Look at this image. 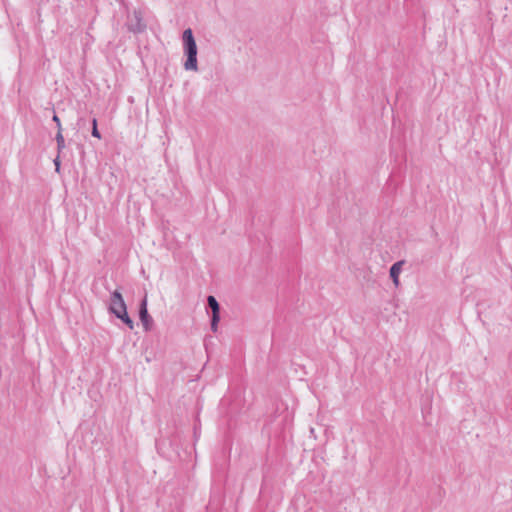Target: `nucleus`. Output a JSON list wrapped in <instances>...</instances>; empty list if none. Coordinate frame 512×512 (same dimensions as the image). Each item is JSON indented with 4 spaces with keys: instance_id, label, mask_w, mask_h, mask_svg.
Wrapping results in <instances>:
<instances>
[{
    "instance_id": "nucleus-3",
    "label": "nucleus",
    "mask_w": 512,
    "mask_h": 512,
    "mask_svg": "<svg viewBox=\"0 0 512 512\" xmlns=\"http://www.w3.org/2000/svg\"><path fill=\"white\" fill-rule=\"evenodd\" d=\"M126 310H127V306L125 304L122 294L118 290H115L114 292L111 293V296H110V303H109L110 313L117 316V313L120 314V313H122V311H126Z\"/></svg>"
},
{
    "instance_id": "nucleus-2",
    "label": "nucleus",
    "mask_w": 512,
    "mask_h": 512,
    "mask_svg": "<svg viewBox=\"0 0 512 512\" xmlns=\"http://www.w3.org/2000/svg\"><path fill=\"white\" fill-rule=\"evenodd\" d=\"M127 28L130 32L134 34L142 33L146 30V23L144 22L143 15L141 11L134 10L127 17Z\"/></svg>"
},
{
    "instance_id": "nucleus-8",
    "label": "nucleus",
    "mask_w": 512,
    "mask_h": 512,
    "mask_svg": "<svg viewBox=\"0 0 512 512\" xmlns=\"http://www.w3.org/2000/svg\"><path fill=\"white\" fill-rule=\"evenodd\" d=\"M118 319L122 320L130 329H133L134 327V322L133 320L129 317L128 313H127V310L126 311H122V313L118 314L117 313V316H116Z\"/></svg>"
},
{
    "instance_id": "nucleus-9",
    "label": "nucleus",
    "mask_w": 512,
    "mask_h": 512,
    "mask_svg": "<svg viewBox=\"0 0 512 512\" xmlns=\"http://www.w3.org/2000/svg\"><path fill=\"white\" fill-rule=\"evenodd\" d=\"M56 142H57L58 153H61L62 150L65 148V140H64L62 132H60V131H57Z\"/></svg>"
},
{
    "instance_id": "nucleus-12",
    "label": "nucleus",
    "mask_w": 512,
    "mask_h": 512,
    "mask_svg": "<svg viewBox=\"0 0 512 512\" xmlns=\"http://www.w3.org/2000/svg\"><path fill=\"white\" fill-rule=\"evenodd\" d=\"M54 165H55L56 171L59 172V170H60V156H59V154L54 159Z\"/></svg>"
},
{
    "instance_id": "nucleus-5",
    "label": "nucleus",
    "mask_w": 512,
    "mask_h": 512,
    "mask_svg": "<svg viewBox=\"0 0 512 512\" xmlns=\"http://www.w3.org/2000/svg\"><path fill=\"white\" fill-rule=\"evenodd\" d=\"M139 318L143 324L145 331H149L151 329V325L153 323L152 317L149 315L147 310V296L145 295L142 299L139 307Z\"/></svg>"
},
{
    "instance_id": "nucleus-6",
    "label": "nucleus",
    "mask_w": 512,
    "mask_h": 512,
    "mask_svg": "<svg viewBox=\"0 0 512 512\" xmlns=\"http://www.w3.org/2000/svg\"><path fill=\"white\" fill-rule=\"evenodd\" d=\"M403 264L404 261H398L394 263L390 268V277L396 287L399 286V274L401 272Z\"/></svg>"
},
{
    "instance_id": "nucleus-11",
    "label": "nucleus",
    "mask_w": 512,
    "mask_h": 512,
    "mask_svg": "<svg viewBox=\"0 0 512 512\" xmlns=\"http://www.w3.org/2000/svg\"><path fill=\"white\" fill-rule=\"evenodd\" d=\"M52 120L55 122L57 126V131L62 132V126L59 117L56 114H54Z\"/></svg>"
},
{
    "instance_id": "nucleus-4",
    "label": "nucleus",
    "mask_w": 512,
    "mask_h": 512,
    "mask_svg": "<svg viewBox=\"0 0 512 512\" xmlns=\"http://www.w3.org/2000/svg\"><path fill=\"white\" fill-rule=\"evenodd\" d=\"M208 307L211 309V330L216 332L220 321V305L214 296L207 297Z\"/></svg>"
},
{
    "instance_id": "nucleus-10",
    "label": "nucleus",
    "mask_w": 512,
    "mask_h": 512,
    "mask_svg": "<svg viewBox=\"0 0 512 512\" xmlns=\"http://www.w3.org/2000/svg\"><path fill=\"white\" fill-rule=\"evenodd\" d=\"M91 134L95 138H98V139L101 138V134H100V132L98 130V127H97V119L96 118L92 119V131H91Z\"/></svg>"
},
{
    "instance_id": "nucleus-7",
    "label": "nucleus",
    "mask_w": 512,
    "mask_h": 512,
    "mask_svg": "<svg viewBox=\"0 0 512 512\" xmlns=\"http://www.w3.org/2000/svg\"><path fill=\"white\" fill-rule=\"evenodd\" d=\"M118 319L122 320L130 329H133L134 327V322L133 320L129 317L128 313H127V310L126 311H122V313L118 314L117 313V316H116Z\"/></svg>"
},
{
    "instance_id": "nucleus-1",
    "label": "nucleus",
    "mask_w": 512,
    "mask_h": 512,
    "mask_svg": "<svg viewBox=\"0 0 512 512\" xmlns=\"http://www.w3.org/2000/svg\"><path fill=\"white\" fill-rule=\"evenodd\" d=\"M182 41L184 54L187 57L186 61L184 62V69L188 71H197V45L193 36V32L190 28L184 30L182 34Z\"/></svg>"
}]
</instances>
